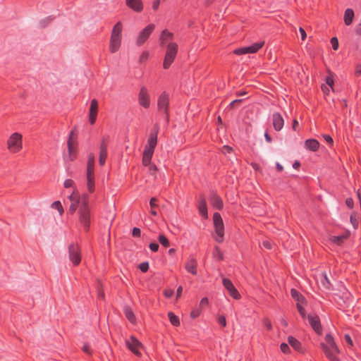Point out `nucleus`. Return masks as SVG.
Here are the masks:
<instances>
[{
  "mask_svg": "<svg viewBox=\"0 0 361 361\" xmlns=\"http://www.w3.org/2000/svg\"><path fill=\"white\" fill-rule=\"evenodd\" d=\"M71 204L68 212L73 214L78 208V219L85 231L87 232L91 224V212L89 206V195L83 193L80 195L78 192L73 191L68 197Z\"/></svg>",
  "mask_w": 361,
  "mask_h": 361,
  "instance_id": "1",
  "label": "nucleus"
},
{
  "mask_svg": "<svg viewBox=\"0 0 361 361\" xmlns=\"http://www.w3.org/2000/svg\"><path fill=\"white\" fill-rule=\"evenodd\" d=\"M326 344L322 343L321 346L326 356L330 361H340L336 356L339 353V349L334 342L333 336L330 334H327L325 336Z\"/></svg>",
  "mask_w": 361,
  "mask_h": 361,
  "instance_id": "2",
  "label": "nucleus"
},
{
  "mask_svg": "<svg viewBox=\"0 0 361 361\" xmlns=\"http://www.w3.org/2000/svg\"><path fill=\"white\" fill-rule=\"evenodd\" d=\"M169 94L164 91L157 99V110L167 125L169 122Z\"/></svg>",
  "mask_w": 361,
  "mask_h": 361,
  "instance_id": "3",
  "label": "nucleus"
},
{
  "mask_svg": "<svg viewBox=\"0 0 361 361\" xmlns=\"http://www.w3.org/2000/svg\"><path fill=\"white\" fill-rule=\"evenodd\" d=\"M178 50V46L177 43L173 42L168 43L163 63L164 69H168L173 63L176 57Z\"/></svg>",
  "mask_w": 361,
  "mask_h": 361,
  "instance_id": "4",
  "label": "nucleus"
},
{
  "mask_svg": "<svg viewBox=\"0 0 361 361\" xmlns=\"http://www.w3.org/2000/svg\"><path fill=\"white\" fill-rule=\"evenodd\" d=\"M213 224L214 227L215 240L218 243H222L224 240V224L221 214L219 212H215L213 215Z\"/></svg>",
  "mask_w": 361,
  "mask_h": 361,
  "instance_id": "5",
  "label": "nucleus"
},
{
  "mask_svg": "<svg viewBox=\"0 0 361 361\" xmlns=\"http://www.w3.org/2000/svg\"><path fill=\"white\" fill-rule=\"evenodd\" d=\"M125 343L128 349L133 354L139 357L141 356L140 348H142V344L135 336L131 335L129 338L126 339Z\"/></svg>",
  "mask_w": 361,
  "mask_h": 361,
  "instance_id": "6",
  "label": "nucleus"
},
{
  "mask_svg": "<svg viewBox=\"0 0 361 361\" xmlns=\"http://www.w3.org/2000/svg\"><path fill=\"white\" fill-rule=\"evenodd\" d=\"M264 42H257L250 46L240 47L233 51L236 55H243L247 54H254L257 52L264 45Z\"/></svg>",
  "mask_w": 361,
  "mask_h": 361,
  "instance_id": "7",
  "label": "nucleus"
},
{
  "mask_svg": "<svg viewBox=\"0 0 361 361\" xmlns=\"http://www.w3.org/2000/svg\"><path fill=\"white\" fill-rule=\"evenodd\" d=\"M8 149L13 152H18L22 147V136L18 133H13L7 142Z\"/></svg>",
  "mask_w": 361,
  "mask_h": 361,
  "instance_id": "8",
  "label": "nucleus"
},
{
  "mask_svg": "<svg viewBox=\"0 0 361 361\" xmlns=\"http://www.w3.org/2000/svg\"><path fill=\"white\" fill-rule=\"evenodd\" d=\"M155 28L154 24H149L145 28H143L140 32L136 39V45H142L149 38L150 35L152 33Z\"/></svg>",
  "mask_w": 361,
  "mask_h": 361,
  "instance_id": "9",
  "label": "nucleus"
},
{
  "mask_svg": "<svg viewBox=\"0 0 361 361\" xmlns=\"http://www.w3.org/2000/svg\"><path fill=\"white\" fill-rule=\"evenodd\" d=\"M307 319L314 331L317 334L321 335L322 334V327L319 317L315 313H312L307 315Z\"/></svg>",
  "mask_w": 361,
  "mask_h": 361,
  "instance_id": "10",
  "label": "nucleus"
},
{
  "mask_svg": "<svg viewBox=\"0 0 361 361\" xmlns=\"http://www.w3.org/2000/svg\"><path fill=\"white\" fill-rule=\"evenodd\" d=\"M209 201L211 205L217 210H221L224 207L222 198L214 190H211L209 194Z\"/></svg>",
  "mask_w": 361,
  "mask_h": 361,
  "instance_id": "11",
  "label": "nucleus"
},
{
  "mask_svg": "<svg viewBox=\"0 0 361 361\" xmlns=\"http://www.w3.org/2000/svg\"><path fill=\"white\" fill-rule=\"evenodd\" d=\"M69 259L74 265L80 264L81 257L79 247L72 243L68 247Z\"/></svg>",
  "mask_w": 361,
  "mask_h": 361,
  "instance_id": "12",
  "label": "nucleus"
},
{
  "mask_svg": "<svg viewBox=\"0 0 361 361\" xmlns=\"http://www.w3.org/2000/svg\"><path fill=\"white\" fill-rule=\"evenodd\" d=\"M138 103L145 109H148L150 106V96L145 87L140 88L138 94Z\"/></svg>",
  "mask_w": 361,
  "mask_h": 361,
  "instance_id": "13",
  "label": "nucleus"
},
{
  "mask_svg": "<svg viewBox=\"0 0 361 361\" xmlns=\"http://www.w3.org/2000/svg\"><path fill=\"white\" fill-rule=\"evenodd\" d=\"M222 283L224 288L228 290L231 297L235 300H238L240 298V295L238 290L236 289L229 279L224 278L222 279Z\"/></svg>",
  "mask_w": 361,
  "mask_h": 361,
  "instance_id": "14",
  "label": "nucleus"
},
{
  "mask_svg": "<svg viewBox=\"0 0 361 361\" xmlns=\"http://www.w3.org/2000/svg\"><path fill=\"white\" fill-rule=\"evenodd\" d=\"M197 209L201 216L207 219L208 218V210L206 198L204 195H200L197 200Z\"/></svg>",
  "mask_w": 361,
  "mask_h": 361,
  "instance_id": "15",
  "label": "nucleus"
},
{
  "mask_svg": "<svg viewBox=\"0 0 361 361\" xmlns=\"http://www.w3.org/2000/svg\"><path fill=\"white\" fill-rule=\"evenodd\" d=\"M272 123L273 127L276 131L282 130L284 126V120L279 112H274L272 114Z\"/></svg>",
  "mask_w": 361,
  "mask_h": 361,
  "instance_id": "16",
  "label": "nucleus"
},
{
  "mask_svg": "<svg viewBox=\"0 0 361 361\" xmlns=\"http://www.w3.org/2000/svg\"><path fill=\"white\" fill-rule=\"evenodd\" d=\"M197 260L193 257H190L185 264V270L192 274V275H197Z\"/></svg>",
  "mask_w": 361,
  "mask_h": 361,
  "instance_id": "17",
  "label": "nucleus"
},
{
  "mask_svg": "<svg viewBox=\"0 0 361 361\" xmlns=\"http://www.w3.org/2000/svg\"><path fill=\"white\" fill-rule=\"evenodd\" d=\"M126 5L136 12H141L143 4L141 0H126Z\"/></svg>",
  "mask_w": 361,
  "mask_h": 361,
  "instance_id": "18",
  "label": "nucleus"
},
{
  "mask_svg": "<svg viewBox=\"0 0 361 361\" xmlns=\"http://www.w3.org/2000/svg\"><path fill=\"white\" fill-rule=\"evenodd\" d=\"M304 147L311 152H317L319 147V142L314 138L307 139L305 141Z\"/></svg>",
  "mask_w": 361,
  "mask_h": 361,
  "instance_id": "19",
  "label": "nucleus"
},
{
  "mask_svg": "<svg viewBox=\"0 0 361 361\" xmlns=\"http://www.w3.org/2000/svg\"><path fill=\"white\" fill-rule=\"evenodd\" d=\"M121 37L111 36L109 49L111 52H116L121 46Z\"/></svg>",
  "mask_w": 361,
  "mask_h": 361,
  "instance_id": "20",
  "label": "nucleus"
},
{
  "mask_svg": "<svg viewBox=\"0 0 361 361\" xmlns=\"http://www.w3.org/2000/svg\"><path fill=\"white\" fill-rule=\"evenodd\" d=\"M320 283L322 287L326 290H332V284L329 279L327 274L325 271H323L320 275Z\"/></svg>",
  "mask_w": 361,
  "mask_h": 361,
  "instance_id": "21",
  "label": "nucleus"
},
{
  "mask_svg": "<svg viewBox=\"0 0 361 361\" xmlns=\"http://www.w3.org/2000/svg\"><path fill=\"white\" fill-rule=\"evenodd\" d=\"M173 37V34L168 30H164L159 37L160 45L164 46L168 40H171Z\"/></svg>",
  "mask_w": 361,
  "mask_h": 361,
  "instance_id": "22",
  "label": "nucleus"
},
{
  "mask_svg": "<svg viewBox=\"0 0 361 361\" xmlns=\"http://www.w3.org/2000/svg\"><path fill=\"white\" fill-rule=\"evenodd\" d=\"M350 231H347L345 233L339 235H334L331 238V240L333 243L336 245H341L345 239L350 236Z\"/></svg>",
  "mask_w": 361,
  "mask_h": 361,
  "instance_id": "23",
  "label": "nucleus"
},
{
  "mask_svg": "<svg viewBox=\"0 0 361 361\" xmlns=\"http://www.w3.org/2000/svg\"><path fill=\"white\" fill-rule=\"evenodd\" d=\"M290 294L292 298L297 301V303L304 304L306 302L305 298L296 289L292 288L290 290Z\"/></svg>",
  "mask_w": 361,
  "mask_h": 361,
  "instance_id": "24",
  "label": "nucleus"
},
{
  "mask_svg": "<svg viewBox=\"0 0 361 361\" xmlns=\"http://www.w3.org/2000/svg\"><path fill=\"white\" fill-rule=\"evenodd\" d=\"M354 18V11L351 8H347L344 13V22L346 25H351Z\"/></svg>",
  "mask_w": 361,
  "mask_h": 361,
  "instance_id": "25",
  "label": "nucleus"
},
{
  "mask_svg": "<svg viewBox=\"0 0 361 361\" xmlns=\"http://www.w3.org/2000/svg\"><path fill=\"white\" fill-rule=\"evenodd\" d=\"M124 314H125L126 318L128 319V321L130 323H132V324L135 323V322H136L135 315L130 307H126L124 308Z\"/></svg>",
  "mask_w": 361,
  "mask_h": 361,
  "instance_id": "26",
  "label": "nucleus"
},
{
  "mask_svg": "<svg viewBox=\"0 0 361 361\" xmlns=\"http://www.w3.org/2000/svg\"><path fill=\"white\" fill-rule=\"evenodd\" d=\"M93 172H87V186L88 191L90 192H92L94 190V177L92 175Z\"/></svg>",
  "mask_w": 361,
  "mask_h": 361,
  "instance_id": "27",
  "label": "nucleus"
},
{
  "mask_svg": "<svg viewBox=\"0 0 361 361\" xmlns=\"http://www.w3.org/2000/svg\"><path fill=\"white\" fill-rule=\"evenodd\" d=\"M157 144V137L149 135L147 144L145 146V149L154 150Z\"/></svg>",
  "mask_w": 361,
  "mask_h": 361,
  "instance_id": "28",
  "label": "nucleus"
},
{
  "mask_svg": "<svg viewBox=\"0 0 361 361\" xmlns=\"http://www.w3.org/2000/svg\"><path fill=\"white\" fill-rule=\"evenodd\" d=\"M95 157L92 153L89 154L87 159V172H93Z\"/></svg>",
  "mask_w": 361,
  "mask_h": 361,
  "instance_id": "29",
  "label": "nucleus"
},
{
  "mask_svg": "<svg viewBox=\"0 0 361 361\" xmlns=\"http://www.w3.org/2000/svg\"><path fill=\"white\" fill-rule=\"evenodd\" d=\"M288 345H291L295 350H298L301 346L300 343L292 336L288 337Z\"/></svg>",
  "mask_w": 361,
  "mask_h": 361,
  "instance_id": "30",
  "label": "nucleus"
},
{
  "mask_svg": "<svg viewBox=\"0 0 361 361\" xmlns=\"http://www.w3.org/2000/svg\"><path fill=\"white\" fill-rule=\"evenodd\" d=\"M122 25L120 22L117 23L113 27L111 36L121 37Z\"/></svg>",
  "mask_w": 361,
  "mask_h": 361,
  "instance_id": "31",
  "label": "nucleus"
},
{
  "mask_svg": "<svg viewBox=\"0 0 361 361\" xmlns=\"http://www.w3.org/2000/svg\"><path fill=\"white\" fill-rule=\"evenodd\" d=\"M168 317L173 326H178L180 324L179 318L172 312L168 313Z\"/></svg>",
  "mask_w": 361,
  "mask_h": 361,
  "instance_id": "32",
  "label": "nucleus"
},
{
  "mask_svg": "<svg viewBox=\"0 0 361 361\" xmlns=\"http://www.w3.org/2000/svg\"><path fill=\"white\" fill-rule=\"evenodd\" d=\"M154 152V150L147 149L144 148L142 159L152 160Z\"/></svg>",
  "mask_w": 361,
  "mask_h": 361,
  "instance_id": "33",
  "label": "nucleus"
},
{
  "mask_svg": "<svg viewBox=\"0 0 361 361\" xmlns=\"http://www.w3.org/2000/svg\"><path fill=\"white\" fill-rule=\"evenodd\" d=\"M159 242L161 245H162L165 247H168L169 246V241L168 238L163 234H160L158 237Z\"/></svg>",
  "mask_w": 361,
  "mask_h": 361,
  "instance_id": "34",
  "label": "nucleus"
},
{
  "mask_svg": "<svg viewBox=\"0 0 361 361\" xmlns=\"http://www.w3.org/2000/svg\"><path fill=\"white\" fill-rule=\"evenodd\" d=\"M97 109H98V103L97 101L95 99H93L91 101L90 104V113H94L97 114Z\"/></svg>",
  "mask_w": 361,
  "mask_h": 361,
  "instance_id": "35",
  "label": "nucleus"
},
{
  "mask_svg": "<svg viewBox=\"0 0 361 361\" xmlns=\"http://www.w3.org/2000/svg\"><path fill=\"white\" fill-rule=\"evenodd\" d=\"M296 307H297V309L298 310V312L300 313V316L302 317V318H303V319L307 318V315L308 314H307L305 310L302 306V304L297 303L296 304Z\"/></svg>",
  "mask_w": 361,
  "mask_h": 361,
  "instance_id": "36",
  "label": "nucleus"
},
{
  "mask_svg": "<svg viewBox=\"0 0 361 361\" xmlns=\"http://www.w3.org/2000/svg\"><path fill=\"white\" fill-rule=\"evenodd\" d=\"M51 207L53 209H57L60 214H62V213L63 212V207H62L61 203L60 202V201L57 200V201L54 202L51 204Z\"/></svg>",
  "mask_w": 361,
  "mask_h": 361,
  "instance_id": "37",
  "label": "nucleus"
},
{
  "mask_svg": "<svg viewBox=\"0 0 361 361\" xmlns=\"http://www.w3.org/2000/svg\"><path fill=\"white\" fill-rule=\"evenodd\" d=\"M214 256L218 259V260H223L224 259V254L220 250L219 247H216L214 252Z\"/></svg>",
  "mask_w": 361,
  "mask_h": 361,
  "instance_id": "38",
  "label": "nucleus"
},
{
  "mask_svg": "<svg viewBox=\"0 0 361 361\" xmlns=\"http://www.w3.org/2000/svg\"><path fill=\"white\" fill-rule=\"evenodd\" d=\"M201 312H202L201 307H196L191 311L190 317L192 319H195L200 315Z\"/></svg>",
  "mask_w": 361,
  "mask_h": 361,
  "instance_id": "39",
  "label": "nucleus"
},
{
  "mask_svg": "<svg viewBox=\"0 0 361 361\" xmlns=\"http://www.w3.org/2000/svg\"><path fill=\"white\" fill-rule=\"evenodd\" d=\"M149 57V51H144L141 54V55H140V56L139 62H140V63H144V62L147 61L148 60Z\"/></svg>",
  "mask_w": 361,
  "mask_h": 361,
  "instance_id": "40",
  "label": "nucleus"
},
{
  "mask_svg": "<svg viewBox=\"0 0 361 361\" xmlns=\"http://www.w3.org/2000/svg\"><path fill=\"white\" fill-rule=\"evenodd\" d=\"M107 152H99V165L103 166L106 162Z\"/></svg>",
  "mask_w": 361,
  "mask_h": 361,
  "instance_id": "41",
  "label": "nucleus"
},
{
  "mask_svg": "<svg viewBox=\"0 0 361 361\" xmlns=\"http://www.w3.org/2000/svg\"><path fill=\"white\" fill-rule=\"evenodd\" d=\"M350 222L353 225L355 229H357L358 227V221L355 214H351L350 216Z\"/></svg>",
  "mask_w": 361,
  "mask_h": 361,
  "instance_id": "42",
  "label": "nucleus"
},
{
  "mask_svg": "<svg viewBox=\"0 0 361 361\" xmlns=\"http://www.w3.org/2000/svg\"><path fill=\"white\" fill-rule=\"evenodd\" d=\"M159 131V127L158 124H155L154 126V127L152 128V129L151 130L149 135L157 137Z\"/></svg>",
  "mask_w": 361,
  "mask_h": 361,
  "instance_id": "43",
  "label": "nucleus"
},
{
  "mask_svg": "<svg viewBox=\"0 0 361 361\" xmlns=\"http://www.w3.org/2000/svg\"><path fill=\"white\" fill-rule=\"evenodd\" d=\"M139 269L142 272H147L149 269V263L147 262H142L139 264Z\"/></svg>",
  "mask_w": 361,
  "mask_h": 361,
  "instance_id": "44",
  "label": "nucleus"
},
{
  "mask_svg": "<svg viewBox=\"0 0 361 361\" xmlns=\"http://www.w3.org/2000/svg\"><path fill=\"white\" fill-rule=\"evenodd\" d=\"M331 46H332V48L334 50H337L338 49V40L337 39V37H334L331 39Z\"/></svg>",
  "mask_w": 361,
  "mask_h": 361,
  "instance_id": "45",
  "label": "nucleus"
},
{
  "mask_svg": "<svg viewBox=\"0 0 361 361\" xmlns=\"http://www.w3.org/2000/svg\"><path fill=\"white\" fill-rule=\"evenodd\" d=\"M280 349L283 353H288L290 352L289 345L286 343H282L281 344Z\"/></svg>",
  "mask_w": 361,
  "mask_h": 361,
  "instance_id": "46",
  "label": "nucleus"
},
{
  "mask_svg": "<svg viewBox=\"0 0 361 361\" xmlns=\"http://www.w3.org/2000/svg\"><path fill=\"white\" fill-rule=\"evenodd\" d=\"M99 149V152H107V145L105 142L104 138H103L101 141Z\"/></svg>",
  "mask_w": 361,
  "mask_h": 361,
  "instance_id": "47",
  "label": "nucleus"
},
{
  "mask_svg": "<svg viewBox=\"0 0 361 361\" xmlns=\"http://www.w3.org/2000/svg\"><path fill=\"white\" fill-rule=\"evenodd\" d=\"M218 323L222 326L225 327L226 326V317L223 315H220L218 317Z\"/></svg>",
  "mask_w": 361,
  "mask_h": 361,
  "instance_id": "48",
  "label": "nucleus"
},
{
  "mask_svg": "<svg viewBox=\"0 0 361 361\" xmlns=\"http://www.w3.org/2000/svg\"><path fill=\"white\" fill-rule=\"evenodd\" d=\"M148 171H149V173L151 174V175H154L155 173L157 172V166L154 164H152L151 165L148 166Z\"/></svg>",
  "mask_w": 361,
  "mask_h": 361,
  "instance_id": "49",
  "label": "nucleus"
},
{
  "mask_svg": "<svg viewBox=\"0 0 361 361\" xmlns=\"http://www.w3.org/2000/svg\"><path fill=\"white\" fill-rule=\"evenodd\" d=\"M141 231L139 228L134 227L132 230V235L135 238L140 237Z\"/></svg>",
  "mask_w": 361,
  "mask_h": 361,
  "instance_id": "50",
  "label": "nucleus"
},
{
  "mask_svg": "<svg viewBox=\"0 0 361 361\" xmlns=\"http://www.w3.org/2000/svg\"><path fill=\"white\" fill-rule=\"evenodd\" d=\"M149 249L152 251V252H157L159 250V245L156 242H154V243H151L149 245Z\"/></svg>",
  "mask_w": 361,
  "mask_h": 361,
  "instance_id": "51",
  "label": "nucleus"
},
{
  "mask_svg": "<svg viewBox=\"0 0 361 361\" xmlns=\"http://www.w3.org/2000/svg\"><path fill=\"white\" fill-rule=\"evenodd\" d=\"M345 204L346 206L350 208V209H352L354 207V202H353V200L351 198V197H348L345 200Z\"/></svg>",
  "mask_w": 361,
  "mask_h": 361,
  "instance_id": "52",
  "label": "nucleus"
},
{
  "mask_svg": "<svg viewBox=\"0 0 361 361\" xmlns=\"http://www.w3.org/2000/svg\"><path fill=\"white\" fill-rule=\"evenodd\" d=\"M74 185V182L71 179H66L64 181L63 185L66 188L72 187Z\"/></svg>",
  "mask_w": 361,
  "mask_h": 361,
  "instance_id": "53",
  "label": "nucleus"
},
{
  "mask_svg": "<svg viewBox=\"0 0 361 361\" xmlns=\"http://www.w3.org/2000/svg\"><path fill=\"white\" fill-rule=\"evenodd\" d=\"M326 83L333 90L334 79L331 76H327L326 78Z\"/></svg>",
  "mask_w": 361,
  "mask_h": 361,
  "instance_id": "54",
  "label": "nucleus"
},
{
  "mask_svg": "<svg viewBox=\"0 0 361 361\" xmlns=\"http://www.w3.org/2000/svg\"><path fill=\"white\" fill-rule=\"evenodd\" d=\"M263 323L265 327L267 329V330L271 331L272 329V324L269 319H264Z\"/></svg>",
  "mask_w": 361,
  "mask_h": 361,
  "instance_id": "55",
  "label": "nucleus"
},
{
  "mask_svg": "<svg viewBox=\"0 0 361 361\" xmlns=\"http://www.w3.org/2000/svg\"><path fill=\"white\" fill-rule=\"evenodd\" d=\"M323 137L326 140V142L327 143H329V145H332L333 144L334 141H333V138L331 137V135L325 134V135H323Z\"/></svg>",
  "mask_w": 361,
  "mask_h": 361,
  "instance_id": "56",
  "label": "nucleus"
},
{
  "mask_svg": "<svg viewBox=\"0 0 361 361\" xmlns=\"http://www.w3.org/2000/svg\"><path fill=\"white\" fill-rule=\"evenodd\" d=\"M71 137H69V140L68 141V149L69 153V159L70 160H73V158L72 157L71 152H72V147H71Z\"/></svg>",
  "mask_w": 361,
  "mask_h": 361,
  "instance_id": "57",
  "label": "nucleus"
},
{
  "mask_svg": "<svg viewBox=\"0 0 361 361\" xmlns=\"http://www.w3.org/2000/svg\"><path fill=\"white\" fill-rule=\"evenodd\" d=\"M209 304V300L207 297H204L202 298L200 302V307L207 305Z\"/></svg>",
  "mask_w": 361,
  "mask_h": 361,
  "instance_id": "58",
  "label": "nucleus"
},
{
  "mask_svg": "<svg viewBox=\"0 0 361 361\" xmlns=\"http://www.w3.org/2000/svg\"><path fill=\"white\" fill-rule=\"evenodd\" d=\"M344 338H345V342L348 345H350L351 346L353 345V340H352L351 337L350 336V335L345 334L344 336Z\"/></svg>",
  "mask_w": 361,
  "mask_h": 361,
  "instance_id": "59",
  "label": "nucleus"
},
{
  "mask_svg": "<svg viewBox=\"0 0 361 361\" xmlns=\"http://www.w3.org/2000/svg\"><path fill=\"white\" fill-rule=\"evenodd\" d=\"M96 116H97V114H94V113L90 114V113L89 121H90V123L91 124H94V122L96 121Z\"/></svg>",
  "mask_w": 361,
  "mask_h": 361,
  "instance_id": "60",
  "label": "nucleus"
},
{
  "mask_svg": "<svg viewBox=\"0 0 361 361\" xmlns=\"http://www.w3.org/2000/svg\"><path fill=\"white\" fill-rule=\"evenodd\" d=\"M264 139L265 140L268 142V143H271L272 142V138L269 135V134L268 133V131L266 130L265 133H264Z\"/></svg>",
  "mask_w": 361,
  "mask_h": 361,
  "instance_id": "61",
  "label": "nucleus"
},
{
  "mask_svg": "<svg viewBox=\"0 0 361 361\" xmlns=\"http://www.w3.org/2000/svg\"><path fill=\"white\" fill-rule=\"evenodd\" d=\"M159 5H160V0H154L153 1V4H152L153 10L157 11L159 8Z\"/></svg>",
  "mask_w": 361,
  "mask_h": 361,
  "instance_id": "62",
  "label": "nucleus"
},
{
  "mask_svg": "<svg viewBox=\"0 0 361 361\" xmlns=\"http://www.w3.org/2000/svg\"><path fill=\"white\" fill-rule=\"evenodd\" d=\"M82 350H83V351H84L85 353H87V354H88V355H90V354L92 353V351H91V350H90V348L89 345H87V344H85V345H83Z\"/></svg>",
  "mask_w": 361,
  "mask_h": 361,
  "instance_id": "63",
  "label": "nucleus"
},
{
  "mask_svg": "<svg viewBox=\"0 0 361 361\" xmlns=\"http://www.w3.org/2000/svg\"><path fill=\"white\" fill-rule=\"evenodd\" d=\"M299 31L301 34V38L302 40H304L305 38H306V32L305 31V30L302 28V27H300L299 28Z\"/></svg>",
  "mask_w": 361,
  "mask_h": 361,
  "instance_id": "64",
  "label": "nucleus"
}]
</instances>
